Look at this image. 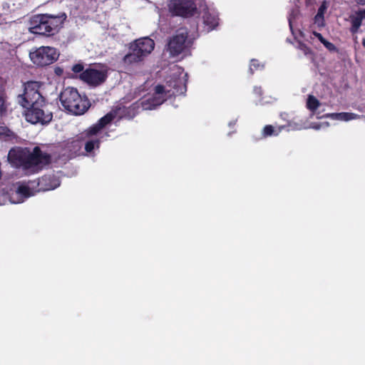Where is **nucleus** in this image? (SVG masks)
Masks as SVG:
<instances>
[{"label": "nucleus", "instance_id": "obj_3", "mask_svg": "<svg viewBox=\"0 0 365 365\" xmlns=\"http://www.w3.org/2000/svg\"><path fill=\"white\" fill-rule=\"evenodd\" d=\"M8 161L14 168H21L27 175L41 170L51 162V155L38 147L32 151L27 148L16 147L9 150Z\"/></svg>", "mask_w": 365, "mask_h": 365}, {"label": "nucleus", "instance_id": "obj_1", "mask_svg": "<svg viewBox=\"0 0 365 365\" xmlns=\"http://www.w3.org/2000/svg\"><path fill=\"white\" fill-rule=\"evenodd\" d=\"M38 87L37 82L26 83L24 93L18 97L19 103L22 107L27 108L25 118L28 122L32 124L46 125L51 121L53 113L49 109V105L39 93Z\"/></svg>", "mask_w": 365, "mask_h": 365}, {"label": "nucleus", "instance_id": "obj_13", "mask_svg": "<svg viewBox=\"0 0 365 365\" xmlns=\"http://www.w3.org/2000/svg\"><path fill=\"white\" fill-rule=\"evenodd\" d=\"M203 24L205 30L209 32L218 25V15L217 11L213 9H204L202 14Z\"/></svg>", "mask_w": 365, "mask_h": 365}, {"label": "nucleus", "instance_id": "obj_11", "mask_svg": "<svg viewBox=\"0 0 365 365\" xmlns=\"http://www.w3.org/2000/svg\"><path fill=\"white\" fill-rule=\"evenodd\" d=\"M107 69L103 66L89 68L81 73V79L92 86H97L107 78Z\"/></svg>", "mask_w": 365, "mask_h": 365}, {"label": "nucleus", "instance_id": "obj_30", "mask_svg": "<svg viewBox=\"0 0 365 365\" xmlns=\"http://www.w3.org/2000/svg\"><path fill=\"white\" fill-rule=\"evenodd\" d=\"M61 72H62V70H61V68H56V73L57 74H58V75H59V74H61Z\"/></svg>", "mask_w": 365, "mask_h": 365}, {"label": "nucleus", "instance_id": "obj_28", "mask_svg": "<svg viewBox=\"0 0 365 365\" xmlns=\"http://www.w3.org/2000/svg\"><path fill=\"white\" fill-rule=\"evenodd\" d=\"M359 26H356V25H354V24H351V27L350 28V31L352 33V34H356L358 32L359 29Z\"/></svg>", "mask_w": 365, "mask_h": 365}, {"label": "nucleus", "instance_id": "obj_14", "mask_svg": "<svg viewBox=\"0 0 365 365\" xmlns=\"http://www.w3.org/2000/svg\"><path fill=\"white\" fill-rule=\"evenodd\" d=\"M326 117L334 120L349 121L360 118L358 114L354 113L342 112L326 114Z\"/></svg>", "mask_w": 365, "mask_h": 365}, {"label": "nucleus", "instance_id": "obj_9", "mask_svg": "<svg viewBox=\"0 0 365 365\" xmlns=\"http://www.w3.org/2000/svg\"><path fill=\"white\" fill-rule=\"evenodd\" d=\"M192 41L188 38L186 29L181 28L170 38L167 50L171 56L175 57L182 53H186L191 46Z\"/></svg>", "mask_w": 365, "mask_h": 365}, {"label": "nucleus", "instance_id": "obj_32", "mask_svg": "<svg viewBox=\"0 0 365 365\" xmlns=\"http://www.w3.org/2000/svg\"><path fill=\"white\" fill-rule=\"evenodd\" d=\"M362 43H363V46L365 47V39L363 40Z\"/></svg>", "mask_w": 365, "mask_h": 365}, {"label": "nucleus", "instance_id": "obj_16", "mask_svg": "<svg viewBox=\"0 0 365 365\" xmlns=\"http://www.w3.org/2000/svg\"><path fill=\"white\" fill-rule=\"evenodd\" d=\"M284 128V126L274 127L271 125H266L263 129L262 135L264 137L277 135Z\"/></svg>", "mask_w": 365, "mask_h": 365}, {"label": "nucleus", "instance_id": "obj_4", "mask_svg": "<svg viewBox=\"0 0 365 365\" xmlns=\"http://www.w3.org/2000/svg\"><path fill=\"white\" fill-rule=\"evenodd\" d=\"M59 185L60 180L55 176H44L38 181L19 182L15 192L11 195L10 201L14 204L21 203L37 192L53 190Z\"/></svg>", "mask_w": 365, "mask_h": 365}, {"label": "nucleus", "instance_id": "obj_7", "mask_svg": "<svg viewBox=\"0 0 365 365\" xmlns=\"http://www.w3.org/2000/svg\"><path fill=\"white\" fill-rule=\"evenodd\" d=\"M60 101L63 108L75 115L83 114L89 108V102L82 97L77 89L68 87L60 95Z\"/></svg>", "mask_w": 365, "mask_h": 365}, {"label": "nucleus", "instance_id": "obj_8", "mask_svg": "<svg viewBox=\"0 0 365 365\" xmlns=\"http://www.w3.org/2000/svg\"><path fill=\"white\" fill-rule=\"evenodd\" d=\"M155 42L148 37L140 38L130 44L129 52L124 56L127 65L138 63L144 60L153 51Z\"/></svg>", "mask_w": 365, "mask_h": 365}, {"label": "nucleus", "instance_id": "obj_23", "mask_svg": "<svg viewBox=\"0 0 365 365\" xmlns=\"http://www.w3.org/2000/svg\"><path fill=\"white\" fill-rule=\"evenodd\" d=\"M72 71L74 72V73H81V72H83L84 71H83V66L82 64H80V63H78V64H75L73 67H72Z\"/></svg>", "mask_w": 365, "mask_h": 365}, {"label": "nucleus", "instance_id": "obj_19", "mask_svg": "<svg viewBox=\"0 0 365 365\" xmlns=\"http://www.w3.org/2000/svg\"><path fill=\"white\" fill-rule=\"evenodd\" d=\"M263 67H264V66L258 63L257 60L252 59L251 61L250 71L251 73H253L254 70L261 69Z\"/></svg>", "mask_w": 365, "mask_h": 365}, {"label": "nucleus", "instance_id": "obj_17", "mask_svg": "<svg viewBox=\"0 0 365 365\" xmlns=\"http://www.w3.org/2000/svg\"><path fill=\"white\" fill-rule=\"evenodd\" d=\"M319 106V101L314 96L309 95L307 101V108L312 112H314Z\"/></svg>", "mask_w": 365, "mask_h": 365}, {"label": "nucleus", "instance_id": "obj_6", "mask_svg": "<svg viewBox=\"0 0 365 365\" xmlns=\"http://www.w3.org/2000/svg\"><path fill=\"white\" fill-rule=\"evenodd\" d=\"M116 116V113L111 111L102 117L97 123L89 128L81 136L87 153H92L99 148L101 139L103 138V128Z\"/></svg>", "mask_w": 365, "mask_h": 365}, {"label": "nucleus", "instance_id": "obj_27", "mask_svg": "<svg viewBox=\"0 0 365 365\" xmlns=\"http://www.w3.org/2000/svg\"><path fill=\"white\" fill-rule=\"evenodd\" d=\"M313 34L319 39V41L322 43L325 41V38L322 36V35L318 32H313Z\"/></svg>", "mask_w": 365, "mask_h": 365}, {"label": "nucleus", "instance_id": "obj_15", "mask_svg": "<svg viewBox=\"0 0 365 365\" xmlns=\"http://www.w3.org/2000/svg\"><path fill=\"white\" fill-rule=\"evenodd\" d=\"M327 4L324 1L319 6L317 11V14L314 17V22L319 26H323L324 25V15L327 9Z\"/></svg>", "mask_w": 365, "mask_h": 365}, {"label": "nucleus", "instance_id": "obj_10", "mask_svg": "<svg viewBox=\"0 0 365 365\" xmlns=\"http://www.w3.org/2000/svg\"><path fill=\"white\" fill-rule=\"evenodd\" d=\"M31 61L38 66H46L54 63L59 53L54 47L41 46L29 53Z\"/></svg>", "mask_w": 365, "mask_h": 365}, {"label": "nucleus", "instance_id": "obj_5", "mask_svg": "<svg viewBox=\"0 0 365 365\" xmlns=\"http://www.w3.org/2000/svg\"><path fill=\"white\" fill-rule=\"evenodd\" d=\"M66 15H51L48 14L33 16L29 20V29L31 33L51 36L56 33L61 26Z\"/></svg>", "mask_w": 365, "mask_h": 365}, {"label": "nucleus", "instance_id": "obj_2", "mask_svg": "<svg viewBox=\"0 0 365 365\" xmlns=\"http://www.w3.org/2000/svg\"><path fill=\"white\" fill-rule=\"evenodd\" d=\"M187 73L177 65L172 66V74L166 81L165 86L158 85L154 94L143 100L141 106L143 110L155 109L168 97L183 94L186 91Z\"/></svg>", "mask_w": 365, "mask_h": 365}, {"label": "nucleus", "instance_id": "obj_21", "mask_svg": "<svg viewBox=\"0 0 365 365\" xmlns=\"http://www.w3.org/2000/svg\"><path fill=\"white\" fill-rule=\"evenodd\" d=\"M350 18L351 24L358 26L359 27L361 26L362 20L358 16L355 14L354 16H351Z\"/></svg>", "mask_w": 365, "mask_h": 365}, {"label": "nucleus", "instance_id": "obj_24", "mask_svg": "<svg viewBox=\"0 0 365 365\" xmlns=\"http://www.w3.org/2000/svg\"><path fill=\"white\" fill-rule=\"evenodd\" d=\"M10 130L6 127H0V136L1 135H9Z\"/></svg>", "mask_w": 365, "mask_h": 365}, {"label": "nucleus", "instance_id": "obj_20", "mask_svg": "<svg viewBox=\"0 0 365 365\" xmlns=\"http://www.w3.org/2000/svg\"><path fill=\"white\" fill-rule=\"evenodd\" d=\"M322 43L326 47L327 49H328L329 51H337L336 47L331 42L327 41L325 39V41L322 42Z\"/></svg>", "mask_w": 365, "mask_h": 365}, {"label": "nucleus", "instance_id": "obj_26", "mask_svg": "<svg viewBox=\"0 0 365 365\" xmlns=\"http://www.w3.org/2000/svg\"><path fill=\"white\" fill-rule=\"evenodd\" d=\"M355 14L363 21L364 19H365V9L356 11Z\"/></svg>", "mask_w": 365, "mask_h": 365}, {"label": "nucleus", "instance_id": "obj_31", "mask_svg": "<svg viewBox=\"0 0 365 365\" xmlns=\"http://www.w3.org/2000/svg\"><path fill=\"white\" fill-rule=\"evenodd\" d=\"M289 24L290 29H292V20L290 18L289 19Z\"/></svg>", "mask_w": 365, "mask_h": 365}, {"label": "nucleus", "instance_id": "obj_25", "mask_svg": "<svg viewBox=\"0 0 365 365\" xmlns=\"http://www.w3.org/2000/svg\"><path fill=\"white\" fill-rule=\"evenodd\" d=\"M299 48L303 51V53L305 55H307L308 53H310L309 48L306 45H304V44H300L299 45Z\"/></svg>", "mask_w": 365, "mask_h": 365}, {"label": "nucleus", "instance_id": "obj_12", "mask_svg": "<svg viewBox=\"0 0 365 365\" xmlns=\"http://www.w3.org/2000/svg\"><path fill=\"white\" fill-rule=\"evenodd\" d=\"M168 7L173 15L181 16L192 15L196 9L192 0L170 1Z\"/></svg>", "mask_w": 365, "mask_h": 365}, {"label": "nucleus", "instance_id": "obj_29", "mask_svg": "<svg viewBox=\"0 0 365 365\" xmlns=\"http://www.w3.org/2000/svg\"><path fill=\"white\" fill-rule=\"evenodd\" d=\"M254 92L255 94H257L258 96H261V94L262 93L261 87H255Z\"/></svg>", "mask_w": 365, "mask_h": 365}, {"label": "nucleus", "instance_id": "obj_18", "mask_svg": "<svg viewBox=\"0 0 365 365\" xmlns=\"http://www.w3.org/2000/svg\"><path fill=\"white\" fill-rule=\"evenodd\" d=\"M9 103L6 101V95L4 91L0 89V115H4L6 113Z\"/></svg>", "mask_w": 365, "mask_h": 365}, {"label": "nucleus", "instance_id": "obj_22", "mask_svg": "<svg viewBox=\"0 0 365 365\" xmlns=\"http://www.w3.org/2000/svg\"><path fill=\"white\" fill-rule=\"evenodd\" d=\"M329 126V123H313L312 128L315 130H319L321 128H327Z\"/></svg>", "mask_w": 365, "mask_h": 365}]
</instances>
